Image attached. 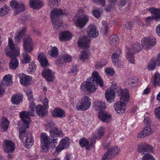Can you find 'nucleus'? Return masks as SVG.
Listing matches in <instances>:
<instances>
[{
  "label": "nucleus",
  "mask_w": 160,
  "mask_h": 160,
  "mask_svg": "<svg viewBox=\"0 0 160 160\" xmlns=\"http://www.w3.org/2000/svg\"><path fill=\"white\" fill-rule=\"evenodd\" d=\"M34 103H31L29 107V111L28 112L24 111L20 113V116L24 124H26V128H28L30 118L29 115L33 116L35 114V110L38 115L40 117H43L47 114V111L42 105H38L37 107Z\"/></svg>",
  "instance_id": "2"
},
{
  "label": "nucleus",
  "mask_w": 160,
  "mask_h": 160,
  "mask_svg": "<svg viewBox=\"0 0 160 160\" xmlns=\"http://www.w3.org/2000/svg\"><path fill=\"white\" fill-rule=\"evenodd\" d=\"M24 130H22V128H21L19 132V138L20 140L24 142V145L27 148H30L33 144V139L31 134L30 133H26L25 129L26 128V124L23 123V126Z\"/></svg>",
  "instance_id": "7"
},
{
  "label": "nucleus",
  "mask_w": 160,
  "mask_h": 160,
  "mask_svg": "<svg viewBox=\"0 0 160 160\" xmlns=\"http://www.w3.org/2000/svg\"><path fill=\"white\" fill-rule=\"evenodd\" d=\"M154 113L155 117L160 121V106L155 109Z\"/></svg>",
  "instance_id": "56"
},
{
  "label": "nucleus",
  "mask_w": 160,
  "mask_h": 160,
  "mask_svg": "<svg viewBox=\"0 0 160 160\" xmlns=\"http://www.w3.org/2000/svg\"><path fill=\"white\" fill-rule=\"evenodd\" d=\"M127 82L130 86L133 87L136 86L138 82V79L137 78L134 77L129 78Z\"/></svg>",
  "instance_id": "39"
},
{
  "label": "nucleus",
  "mask_w": 160,
  "mask_h": 160,
  "mask_svg": "<svg viewBox=\"0 0 160 160\" xmlns=\"http://www.w3.org/2000/svg\"><path fill=\"white\" fill-rule=\"evenodd\" d=\"M79 58L83 61L89 59L90 56L88 52V51L83 50L79 56Z\"/></svg>",
  "instance_id": "38"
},
{
  "label": "nucleus",
  "mask_w": 160,
  "mask_h": 160,
  "mask_svg": "<svg viewBox=\"0 0 160 160\" xmlns=\"http://www.w3.org/2000/svg\"><path fill=\"white\" fill-rule=\"evenodd\" d=\"M26 31V28L22 27L20 28L19 31L16 33L15 39L17 43H19L22 39V36L24 35Z\"/></svg>",
  "instance_id": "26"
},
{
  "label": "nucleus",
  "mask_w": 160,
  "mask_h": 160,
  "mask_svg": "<svg viewBox=\"0 0 160 160\" xmlns=\"http://www.w3.org/2000/svg\"><path fill=\"white\" fill-rule=\"evenodd\" d=\"M58 54V49L55 47H53L52 48V50L51 52V56L53 58H56Z\"/></svg>",
  "instance_id": "49"
},
{
  "label": "nucleus",
  "mask_w": 160,
  "mask_h": 160,
  "mask_svg": "<svg viewBox=\"0 0 160 160\" xmlns=\"http://www.w3.org/2000/svg\"><path fill=\"white\" fill-rule=\"evenodd\" d=\"M64 14L67 15V13L60 9H54L52 11L51 17L55 29L57 30L61 26L62 21L60 17Z\"/></svg>",
  "instance_id": "6"
},
{
  "label": "nucleus",
  "mask_w": 160,
  "mask_h": 160,
  "mask_svg": "<svg viewBox=\"0 0 160 160\" xmlns=\"http://www.w3.org/2000/svg\"><path fill=\"white\" fill-rule=\"evenodd\" d=\"M144 122L147 125L150 124L151 123V119L149 117V113L148 112H146L144 115Z\"/></svg>",
  "instance_id": "55"
},
{
  "label": "nucleus",
  "mask_w": 160,
  "mask_h": 160,
  "mask_svg": "<svg viewBox=\"0 0 160 160\" xmlns=\"http://www.w3.org/2000/svg\"><path fill=\"white\" fill-rule=\"evenodd\" d=\"M94 2L96 4L104 6L106 3V0H93Z\"/></svg>",
  "instance_id": "60"
},
{
  "label": "nucleus",
  "mask_w": 160,
  "mask_h": 160,
  "mask_svg": "<svg viewBox=\"0 0 160 160\" xmlns=\"http://www.w3.org/2000/svg\"><path fill=\"white\" fill-rule=\"evenodd\" d=\"M92 12L94 17L96 18H99L102 13V12L101 11H99L97 9L93 10L92 11Z\"/></svg>",
  "instance_id": "54"
},
{
  "label": "nucleus",
  "mask_w": 160,
  "mask_h": 160,
  "mask_svg": "<svg viewBox=\"0 0 160 160\" xmlns=\"http://www.w3.org/2000/svg\"><path fill=\"white\" fill-rule=\"evenodd\" d=\"M153 19L152 16L151 17L149 16L146 18L145 22L147 24L150 25L152 22Z\"/></svg>",
  "instance_id": "62"
},
{
  "label": "nucleus",
  "mask_w": 160,
  "mask_h": 160,
  "mask_svg": "<svg viewBox=\"0 0 160 160\" xmlns=\"http://www.w3.org/2000/svg\"><path fill=\"white\" fill-rule=\"evenodd\" d=\"M44 78L48 82H52L54 78V72L48 68L45 69L42 73Z\"/></svg>",
  "instance_id": "18"
},
{
  "label": "nucleus",
  "mask_w": 160,
  "mask_h": 160,
  "mask_svg": "<svg viewBox=\"0 0 160 160\" xmlns=\"http://www.w3.org/2000/svg\"><path fill=\"white\" fill-rule=\"evenodd\" d=\"M19 77L21 84L24 85H28L32 80L30 76L26 75L24 74H20Z\"/></svg>",
  "instance_id": "28"
},
{
  "label": "nucleus",
  "mask_w": 160,
  "mask_h": 160,
  "mask_svg": "<svg viewBox=\"0 0 160 160\" xmlns=\"http://www.w3.org/2000/svg\"><path fill=\"white\" fill-rule=\"evenodd\" d=\"M90 40L86 36L80 38L78 41L79 47L81 48L88 49L90 46Z\"/></svg>",
  "instance_id": "17"
},
{
  "label": "nucleus",
  "mask_w": 160,
  "mask_h": 160,
  "mask_svg": "<svg viewBox=\"0 0 160 160\" xmlns=\"http://www.w3.org/2000/svg\"><path fill=\"white\" fill-rule=\"evenodd\" d=\"M10 6L14 8L15 14L16 15L22 12L25 9V5L23 3H18L15 0L10 2Z\"/></svg>",
  "instance_id": "11"
},
{
  "label": "nucleus",
  "mask_w": 160,
  "mask_h": 160,
  "mask_svg": "<svg viewBox=\"0 0 160 160\" xmlns=\"http://www.w3.org/2000/svg\"><path fill=\"white\" fill-rule=\"evenodd\" d=\"M33 43L30 37L24 39L23 47L25 53L22 54V59L21 61L22 64H27L31 60V57L26 52H31L33 49Z\"/></svg>",
  "instance_id": "5"
},
{
  "label": "nucleus",
  "mask_w": 160,
  "mask_h": 160,
  "mask_svg": "<svg viewBox=\"0 0 160 160\" xmlns=\"http://www.w3.org/2000/svg\"><path fill=\"white\" fill-rule=\"evenodd\" d=\"M36 66L34 62H31L29 64L28 70L29 71L32 72L36 69Z\"/></svg>",
  "instance_id": "59"
},
{
  "label": "nucleus",
  "mask_w": 160,
  "mask_h": 160,
  "mask_svg": "<svg viewBox=\"0 0 160 160\" xmlns=\"http://www.w3.org/2000/svg\"><path fill=\"white\" fill-rule=\"evenodd\" d=\"M154 84L155 86H160V74L156 72L154 75Z\"/></svg>",
  "instance_id": "45"
},
{
  "label": "nucleus",
  "mask_w": 160,
  "mask_h": 160,
  "mask_svg": "<svg viewBox=\"0 0 160 160\" xmlns=\"http://www.w3.org/2000/svg\"><path fill=\"white\" fill-rule=\"evenodd\" d=\"M78 69L77 67H72L69 72L74 75H76L78 72Z\"/></svg>",
  "instance_id": "61"
},
{
  "label": "nucleus",
  "mask_w": 160,
  "mask_h": 160,
  "mask_svg": "<svg viewBox=\"0 0 160 160\" xmlns=\"http://www.w3.org/2000/svg\"><path fill=\"white\" fill-rule=\"evenodd\" d=\"M113 157L108 151L102 156V160H110Z\"/></svg>",
  "instance_id": "52"
},
{
  "label": "nucleus",
  "mask_w": 160,
  "mask_h": 160,
  "mask_svg": "<svg viewBox=\"0 0 160 160\" xmlns=\"http://www.w3.org/2000/svg\"><path fill=\"white\" fill-rule=\"evenodd\" d=\"M121 53V50L119 49L116 52L114 53L111 56L112 62L114 63L115 65H116V61H117L119 60V56Z\"/></svg>",
  "instance_id": "37"
},
{
  "label": "nucleus",
  "mask_w": 160,
  "mask_h": 160,
  "mask_svg": "<svg viewBox=\"0 0 160 160\" xmlns=\"http://www.w3.org/2000/svg\"><path fill=\"white\" fill-rule=\"evenodd\" d=\"M22 96L19 94H14L11 98V100L12 103L18 104L22 100Z\"/></svg>",
  "instance_id": "31"
},
{
  "label": "nucleus",
  "mask_w": 160,
  "mask_h": 160,
  "mask_svg": "<svg viewBox=\"0 0 160 160\" xmlns=\"http://www.w3.org/2000/svg\"><path fill=\"white\" fill-rule=\"evenodd\" d=\"M138 151L142 154L146 152H152L153 148L151 146L145 143L138 144L137 147Z\"/></svg>",
  "instance_id": "10"
},
{
  "label": "nucleus",
  "mask_w": 160,
  "mask_h": 160,
  "mask_svg": "<svg viewBox=\"0 0 160 160\" xmlns=\"http://www.w3.org/2000/svg\"><path fill=\"white\" fill-rule=\"evenodd\" d=\"M133 23L131 22H127L125 24V27L127 30H130L132 28Z\"/></svg>",
  "instance_id": "63"
},
{
  "label": "nucleus",
  "mask_w": 160,
  "mask_h": 160,
  "mask_svg": "<svg viewBox=\"0 0 160 160\" xmlns=\"http://www.w3.org/2000/svg\"><path fill=\"white\" fill-rule=\"evenodd\" d=\"M141 43L143 48L148 49L156 44V39L152 36L144 38H142Z\"/></svg>",
  "instance_id": "9"
},
{
  "label": "nucleus",
  "mask_w": 160,
  "mask_h": 160,
  "mask_svg": "<svg viewBox=\"0 0 160 160\" xmlns=\"http://www.w3.org/2000/svg\"><path fill=\"white\" fill-rule=\"evenodd\" d=\"M104 129L103 127H100L97 131V133L95 136L96 138L100 139L104 134Z\"/></svg>",
  "instance_id": "44"
},
{
  "label": "nucleus",
  "mask_w": 160,
  "mask_h": 160,
  "mask_svg": "<svg viewBox=\"0 0 160 160\" xmlns=\"http://www.w3.org/2000/svg\"><path fill=\"white\" fill-rule=\"evenodd\" d=\"M38 59L42 67H46L47 66L48 64V60L45 54L43 53H41L38 55Z\"/></svg>",
  "instance_id": "30"
},
{
  "label": "nucleus",
  "mask_w": 160,
  "mask_h": 160,
  "mask_svg": "<svg viewBox=\"0 0 160 160\" xmlns=\"http://www.w3.org/2000/svg\"><path fill=\"white\" fill-rule=\"evenodd\" d=\"M91 104L90 98L88 96H84L80 99L77 105L76 109L78 111H86L90 108Z\"/></svg>",
  "instance_id": "8"
},
{
  "label": "nucleus",
  "mask_w": 160,
  "mask_h": 160,
  "mask_svg": "<svg viewBox=\"0 0 160 160\" xmlns=\"http://www.w3.org/2000/svg\"><path fill=\"white\" fill-rule=\"evenodd\" d=\"M87 34L90 38H94L97 37L99 32L96 26L92 24L89 25L87 28Z\"/></svg>",
  "instance_id": "12"
},
{
  "label": "nucleus",
  "mask_w": 160,
  "mask_h": 160,
  "mask_svg": "<svg viewBox=\"0 0 160 160\" xmlns=\"http://www.w3.org/2000/svg\"><path fill=\"white\" fill-rule=\"evenodd\" d=\"M48 5L49 7L53 8L54 7L58 6L60 3V0H49Z\"/></svg>",
  "instance_id": "46"
},
{
  "label": "nucleus",
  "mask_w": 160,
  "mask_h": 160,
  "mask_svg": "<svg viewBox=\"0 0 160 160\" xmlns=\"http://www.w3.org/2000/svg\"><path fill=\"white\" fill-rule=\"evenodd\" d=\"M155 61L156 62V64L157 66H160V53L158 55Z\"/></svg>",
  "instance_id": "64"
},
{
  "label": "nucleus",
  "mask_w": 160,
  "mask_h": 160,
  "mask_svg": "<svg viewBox=\"0 0 160 160\" xmlns=\"http://www.w3.org/2000/svg\"><path fill=\"white\" fill-rule=\"evenodd\" d=\"M141 46L140 44L138 42H136L128 50L131 52H133V53H136L141 50Z\"/></svg>",
  "instance_id": "32"
},
{
  "label": "nucleus",
  "mask_w": 160,
  "mask_h": 160,
  "mask_svg": "<svg viewBox=\"0 0 160 160\" xmlns=\"http://www.w3.org/2000/svg\"><path fill=\"white\" fill-rule=\"evenodd\" d=\"M41 143H50V138L45 133H42L40 136Z\"/></svg>",
  "instance_id": "35"
},
{
  "label": "nucleus",
  "mask_w": 160,
  "mask_h": 160,
  "mask_svg": "<svg viewBox=\"0 0 160 160\" xmlns=\"http://www.w3.org/2000/svg\"><path fill=\"white\" fill-rule=\"evenodd\" d=\"M153 132V130L150 127H145L142 131L139 132L138 135L139 138H143L146 136L151 135Z\"/></svg>",
  "instance_id": "23"
},
{
  "label": "nucleus",
  "mask_w": 160,
  "mask_h": 160,
  "mask_svg": "<svg viewBox=\"0 0 160 160\" xmlns=\"http://www.w3.org/2000/svg\"><path fill=\"white\" fill-rule=\"evenodd\" d=\"M115 91L112 89L108 88L107 90L105 96L107 101L111 102L114 98Z\"/></svg>",
  "instance_id": "29"
},
{
  "label": "nucleus",
  "mask_w": 160,
  "mask_h": 160,
  "mask_svg": "<svg viewBox=\"0 0 160 160\" xmlns=\"http://www.w3.org/2000/svg\"><path fill=\"white\" fill-rule=\"evenodd\" d=\"M109 42L111 45H115L119 42V38L115 34L111 35L109 38Z\"/></svg>",
  "instance_id": "36"
},
{
  "label": "nucleus",
  "mask_w": 160,
  "mask_h": 160,
  "mask_svg": "<svg viewBox=\"0 0 160 160\" xmlns=\"http://www.w3.org/2000/svg\"><path fill=\"white\" fill-rule=\"evenodd\" d=\"M94 106L96 110H99L100 109H105L106 106L105 103L101 101H97L94 102Z\"/></svg>",
  "instance_id": "34"
},
{
  "label": "nucleus",
  "mask_w": 160,
  "mask_h": 160,
  "mask_svg": "<svg viewBox=\"0 0 160 160\" xmlns=\"http://www.w3.org/2000/svg\"><path fill=\"white\" fill-rule=\"evenodd\" d=\"M142 160H155L154 157L150 154H144L142 157Z\"/></svg>",
  "instance_id": "51"
},
{
  "label": "nucleus",
  "mask_w": 160,
  "mask_h": 160,
  "mask_svg": "<svg viewBox=\"0 0 160 160\" xmlns=\"http://www.w3.org/2000/svg\"><path fill=\"white\" fill-rule=\"evenodd\" d=\"M25 92L26 93L30 103L33 102V101L34 99L32 96V92L30 88H27L25 90Z\"/></svg>",
  "instance_id": "40"
},
{
  "label": "nucleus",
  "mask_w": 160,
  "mask_h": 160,
  "mask_svg": "<svg viewBox=\"0 0 160 160\" xmlns=\"http://www.w3.org/2000/svg\"><path fill=\"white\" fill-rule=\"evenodd\" d=\"M98 117L102 122L107 123L111 122L112 120V116L109 113L102 111H99Z\"/></svg>",
  "instance_id": "13"
},
{
  "label": "nucleus",
  "mask_w": 160,
  "mask_h": 160,
  "mask_svg": "<svg viewBox=\"0 0 160 160\" xmlns=\"http://www.w3.org/2000/svg\"><path fill=\"white\" fill-rule=\"evenodd\" d=\"M98 84L101 87L103 86V82L98 72L94 71L92 77L87 79L86 82H82L80 86V89L85 92L86 91L92 93L95 92L97 89Z\"/></svg>",
  "instance_id": "1"
},
{
  "label": "nucleus",
  "mask_w": 160,
  "mask_h": 160,
  "mask_svg": "<svg viewBox=\"0 0 160 160\" xmlns=\"http://www.w3.org/2000/svg\"><path fill=\"white\" fill-rule=\"evenodd\" d=\"M118 95L120 96V101L116 102L114 105V109L117 113L122 114L125 112L126 104L125 102H127L129 98L128 91L127 89L123 90L119 89L116 90Z\"/></svg>",
  "instance_id": "4"
},
{
  "label": "nucleus",
  "mask_w": 160,
  "mask_h": 160,
  "mask_svg": "<svg viewBox=\"0 0 160 160\" xmlns=\"http://www.w3.org/2000/svg\"><path fill=\"white\" fill-rule=\"evenodd\" d=\"M4 50L6 55L11 58L9 63V68L12 69H16L18 66L19 62L16 57L20 53L19 48L14 44L12 39L9 38L8 46L5 48Z\"/></svg>",
  "instance_id": "3"
},
{
  "label": "nucleus",
  "mask_w": 160,
  "mask_h": 160,
  "mask_svg": "<svg viewBox=\"0 0 160 160\" xmlns=\"http://www.w3.org/2000/svg\"><path fill=\"white\" fill-rule=\"evenodd\" d=\"M9 8L7 5H5L0 8V17H2L8 14L9 11Z\"/></svg>",
  "instance_id": "41"
},
{
  "label": "nucleus",
  "mask_w": 160,
  "mask_h": 160,
  "mask_svg": "<svg viewBox=\"0 0 160 160\" xmlns=\"http://www.w3.org/2000/svg\"><path fill=\"white\" fill-rule=\"evenodd\" d=\"M9 123V122L8 121L6 118H3L2 121L1 126L4 131H6L7 130Z\"/></svg>",
  "instance_id": "43"
},
{
  "label": "nucleus",
  "mask_w": 160,
  "mask_h": 160,
  "mask_svg": "<svg viewBox=\"0 0 160 160\" xmlns=\"http://www.w3.org/2000/svg\"><path fill=\"white\" fill-rule=\"evenodd\" d=\"M52 115L55 118H63L66 116L65 111L60 108H56L52 112Z\"/></svg>",
  "instance_id": "22"
},
{
  "label": "nucleus",
  "mask_w": 160,
  "mask_h": 160,
  "mask_svg": "<svg viewBox=\"0 0 160 160\" xmlns=\"http://www.w3.org/2000/svg\"><path fill=\"white\" fill-rule=\"evenodd\" d=\"M116 65L114 63H113L115 67H117L118 68H121L123 66V62L120 60H118L116 61Z\"/></svg>",
  "instance_id": "58"
},
{
  "label": "nucleus",
  "mask_w": 160,
  "mask_h": 160,
  "mask_svg": "<svg viewBox=\"0 0 160 160\" xmlns=\"http://www.w3.org/2000/svg\"><path fill=\"white\" fill-rule=\"evenodd\" d=\"M12 82V76L10 74L4 76L2 79V84L3 86H10Z\"/></svg>",
  "instance_id": "27"
},
{
  "label": "nucleus",
  "mask_w": 160,
  "mask_h": 160,
  "mask_svg": "<svg viewBox=\"0 0 160 160\" xmlns=\"http://www.w3.org/2000/svg\"><path fill=\"white\" fill-rule=\"evenodd\" d=\"M29 4L30 7L35 10L39 9L43 5V3L40 0H30Z\"/></svg>",
  "instance_id": "19"
},
{
  "label": "nucleus",
  "mask_w": 160,
  "mask_h": 160,
  "mask_svg": "<svg viewBox=\"0 0 160 160\" xmlns=\"http://www.w3.org/2000/svg\"><path fill=\"white\" fill-rule=\"evenodd\" d=\"M105 72L107 75L112 76L114 74L115 71L113 68H108L105 70Z\"/></svg>",
  "instance_id": "53"
},
{
  "label": "nucleus",
  "mask_w": 160,
  "mask_h": 160,
  "mask_svg": "<svg viewBox=\"0 0 160 160\" xmlns=\"http://www.w3.org/2000/svg\"><path fill=\"white\" fill-rule=\"evenodd\" d=\"M146 10L150 12L154 20H160V8H147L146 9Z\"/></svg>",
  "instance_id": "20"
},
{
  "label": "nucleus",
  "mask_w": 160,
  "mask_h": 160,
  "mask_svg": "<svg viewBox=\"0 0 160 160\" xmlns=\"http://www.w3.org/2000/svg\"><path fill=\"white\" fill-rule=\"evenodd\" d=\"M89 17L87 15H84L79 17L75 22V26L81 28H83L88 22Z\"/></svg>",
  "instance_id": "15"
},
{
  "label": "nucleus",
  "mask_w": 160,
  "mask_h": 160,
  "mask_svg": "<svg viewBox=\"0 0 160 160\" xmlns=\"http://www.w3.org/2000/svg\"><path fill=\"white\" fill-rule=\"evenodd\" d=\"M3 147L4 151L7 153L12 152L15 149V144L10 140H5L3 142Z\"/></svg>",
  "instance_id": "16"
},
{
  "label": "nucleus",
  "mask_w": 160,
  "mask_h": 160,
  "mask_svg": "<svg viewBox=\"0 0 160 160\" xmlns=\"http://www.w3.org/2000/svg\"><path fill=\"white\" fill-rule=\"evenodd\" d=\"M53 134L55 136H58V137H62L63 135V134L62 131L59 128H54L53 130Z\"/></svg>",
  "instance_id": "47"
},
{
  "label": "nucleus",
  "mask_w": 160,
  "mask_h": 160,
  "mask_svg": "<svg viewBox=\"0 0 160 160\" xmlns=\"http://www.w3.org/2000/svg\"><path fill=\"white\" fill-rule=\"evenodd\" d=\"M29 19L30 18L28 16L26 15L22 16L19 19V22L20 23H23L29 20Z\"/></svg>",
  "instance_id": "57"
},
{
  "label": "nucleus",
  "mask_w": 160,
  "mask_h": 160,
  "mask_svg": "<svg viewBox=\"0 0 160 160\" xmlns=\"http://www.w3.org/2000/svg\"><path fill=\"white\" fill-rule=\"evenodd\" d=\"M155 65H157L156 64V62L152 59L148 64V68L149 70H153L155 68Z\"/></svg>",
  "instance_id": "50"
},
{
  "label": "nucleus",
  "mask_w": 160,
  "mask_h": 160,
  "mask_svg": "<svg viewBox=\"0 0 160 160\" xmlns=\"http://www.w3.org/2000/svg\"><path fill=\"white\" fill-rule=\"evenodd\" d=\"M72 60V57L69 54L61 55L57 60L56 63L58 64H63L65 62H70Z\"/></svg>",
  "instance_id": "24"
},
{
  "label": "nucleus",
  "mask_w": 160,
  "mask_h": 160,
  "mask_svg": "<svg viewBox=\"0 0 160 160\" xmlns=\"http://www.w3.org/2000/svg\"><path fill=\"white\" fill-rule=\"evenodd\" d=\"M108 151L113 156H115L118 154L120 152L119 148L117 146L112 147L108 149Z\"/></svg>",
  "instance_id": "33"
},
{
  "label": "nucleus",
  "mask_w": 160,
  "mask_h": 160,
  "mask_svg": "<svg viewBox=\"0 0 160 160\" xmlns=\"http://www.w3.org/2000/svg\"><path fill=\"white\" fill-rule=\"evenodd\" d=\"M72 36V33L69 31L62 32L59 34V39L61 41H66L70 40Z\"/></svg>",
  "instance_id": "25"
},
{
  "label": "nucleus",
  "mask_w": 160,
  "mask_h": 160,
  "mask_svg": "<svg viewBox=\"0 0 160 160\" xmlns=\"http://www.w3.org/2000/svg\"><path fill=\"white\" fill-rule=\"evenodd\" d=\"M95 142V141L92 142L89 144L88 141L85 138H83L79 140V143L81 146L82 148H85L86 150H89L93 146V144Z\"/></svg>",
  "instance_id": "21"
},
{
  "label": "nucleus",
  "mask_w": 160,
  "mask_h": 160,
  "mask_svg": "<svg viewBox=\"0 0 160 160\" xmlns=\"http://www.w3.org/2000/svg\"><path fill=\"white\" fill-rule=\"evenodd\" d=\"M50 143H41V150L42 152H46L48 151V148Z\"/></svg>",
  "instance_id": "48"
},
{
  "label": "nucleus",
  "mask_w": 160,
  "mask_h": 160,
  "mask_svg": "<svg viewBox=\"0 0 160 160\" xmlns=\"http://www.w3.org/2000/svg\"><path fill=\"white\" fill-rule=\"evenodd\" d=\"M133 52H131L128 50V52H127L126 58L128 61L132 63H134L135 61L134 56Z\"/></svg>",
  "instance_id": "42"
},
{
  "label": "nucleus",
  "mask_w": 160,
  "mask_h": 160,
  "mask_svg": "<svg viewBox=\"0 0 160 160\" xmlns=\"http://www.w3.org/2000/svg\"><path fill=\"white\" fill-rule=\"evenodd\" d=\"M69 139L66 137L62 139L55 149V151L59 153L62 150L67 148L69 146Z\"/></svg>",
  "instance_id": "14"
}]
</instances>
